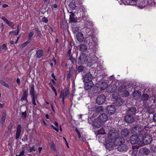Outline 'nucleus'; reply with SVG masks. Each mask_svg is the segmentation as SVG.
<instances>
[{
	"label": "nucleus",
	"mask_w": 156,
	"mask_h": 156,
	"mask_svg": "<svg viewBox=\"0 0 156 156\" xmlns=\"http://www.w3.org/2000/svg\"><path fill=\"white\" fill-rule=\"evenodd\" d=\"M42 20L43 22H44L45 23H47L48 21V19L45 17H43L42 19Z\"/></svg>",
	"instance_id": "59"
},
{
	"label": "nucleus",
	"mask_w": 156,
	"mask_h": 156,
	"mask_svg": "<svg viewBox=\"0 0 156 156\" xmlns=\"http://www.w3.org/2000/svg\"><path fill=\"white\" fill-rule=\"evenodd\" d=\"M69 59L70 60V61H71V62L72 63H74L75 61V58H73L72 57V55L70 57H69Z\"/></svg>",
	"instance_id": "53"
},
{
	"label": "nucleus",
	"mask_w": 156,
	"mask_h": 156,
	"mask_svg": "<svg viewBox=\"0 0 156 156\" xmlns=\"http://www.w3.org/2000/svg\"><path fill=\"white\" fill-rule=\"evenodd\" d=\"M149 96L147 94H143L141 97V100L143 101H146L149 98Z\"/></svg>",
	"instance_id": "25"
},
{
	"label": "nucleus",
	"mask_w": 156,
	"mask_h": 156,
	"mask_svg": "<svg viewBox=\"0 0 156 156\" xmlns=\"http://www.w3.org/2000/svg\"><path fill=\"white\" fill-rule=\"evenodd\" d=\"M140 145L137 144L132 146V152L131 153L132 156H136L138 152V149L139 148Z\"/></svg>",
	"instance_id": "13"
},
{
	"label": "nucleus",
	"mask_w": 156,
	"mask_h": 156,
	"mask_svg": "<svg viewBox=\"0 0 156 156\" xmlns=\"http://www.w3.org/2000/svg\"><path fill=\"white\" fill-rule=\"evenodd\" d=\"M71 14L70 15L69 23H76L77 22V19L75 18V15L71 11L70 12Z\"/></svg>",
	"instance_id": "19"
},
{
	"label": "nucleus",
	"mask_w": 156,
	"mask_h": 156,
	"mask_svg": "<svg viewBox=\"0 0 156 156\" xmlns=\"http://www.w3.org/2000/svg\"><path fill=\"white\" fill-rule=\"evenodd\" d=\"M87 56L85 54H81L79 57L78 60V63L79 65L84 64L85 62H88L87 59Z\"/></svg>",
	"instance_id": "7"
},
{
	"label": "nucleus",
	"mask_w": 156,
	"mask_h": 156,
	"mask_svg": "<svg viewBox=\"0 0 156 156\" xmlns=\"http://www.w3.org/2000/svg\"><path fill=\"white\" fill-rule=\"evenodd\" d=\"M34 30L36 32L38 36L39 37H41V32L38 28L35 27L34 28Z\"/></svg>",
	"instance_id": "33"
},
{
	"label": "nucleus",
	"mask_w": 156,
	"mask_h": 156,
	"mask_svg": "<svg viewBox=\"0 0 156 156\" xmlns=\"http://www.w3.org/2000/svg\"><path fill=\"white\" fill-rule=\"evenodd\" d=\"M30 42V41H27L25 42L23 44H22L21 45L22 46H23V47H25L28 44H29Z\"/></svg>",
	"instance_id": "56"
},
{
	"label": "nucleus",
	"mask_w": 156,
	"mask_h": 156,
	"mask_svg": "<svg viewBox=\"0 0 156 156\" xmlns=\"http://www.w3.org/2000/svg\"><path fill=\"white\" fill-rule=\"evenodd\" d=\"M87 49V47L85 44H81L80 46V50L81 51H83L86 50Z\"/></svg>",
	"instance_id": "30"
},
{
	"label": "nucleus",
	"mask_w": 156,
	"mask_h": 156,
	"mask_svg": "<svg viewBox=\"0 0 156 156\" xmlns=\"http://www.w3.org/2000/svg\"><path fill=\"white\" fill-rule=\"evenodd\" d=\"M124 142V140L123 138L121 137H116L114 142V144L116 146L121 145Z\"/></svg>",
	"instance_id": "11"
},
{
	"label": "nucleus",
	"mask_w": 156,
	"mask_h": 156,
	"mask_svg": "<svg viewBox=\"0 0 156 156\" xmlns=\"http://www.w3.org/2000/svg\"><path fill=\"white\" fill-rule=\"evenodd\" d=\"M36 150V149L35 148L34 146L32 147H30L29 150V151L30 152H32V151H35Z\"/></svg>",
	"instance_id": "46"
},
{
	"label": "nucleus",
	"mask_w": 156,
	"mask_h": 156,
	"mask_svg": "<svg viewBox=\"0 0 156 156\" xmlns=\"http://www.w3.org/2000/svg\"><path fill=\"white\" fill-rule=\"evenodd\" d=\"M1 19H2L4 21L5 23L7 21V20H7L6 18H5L4 16H3L1 18Z\"/></svg>",
	"instance_id": "63"
},
{
	"label": "nucleus",
	"mask_w": 156,
	"mask_h": 156,
	"mask_svg": "<svg viewBox=\"0 0 156 156\" xmlns=\"http://www.w3.org/2000/svg\"><path fill=\"white\" fill-rule=\"evenodd\" d=\"M34 34V32L33 31H31L29 34L28 37V40L30 41L31 38L32 37Z\"/></svg>",
	"instance_id": "41"
},
{
	"label": "nucleus",
	"mask_w": 156,
	"mask_h": 156,
	"mask_svg": "<svg viewBox=\"0 0 156 156\" xmlns=\"http://www.w3.org/2000/svg\"><path fill=\"white\" fill-rule=\"evenodd\" d=\"M125 121L128 123H131L134 121V119L133 115L127 114L124 117Z\"/></svg>",
	"instance_id": "10"
},
{
	"label": "nucleus",
	"mask_w": 156,
	"mask_h": 156,
	"mask_svg": "<svg viewBox=\"0 0 156 156\" xmlns=\"http://www.w3.org/2000/svg\"><path fill=\"white\" fill-rule=\"evenodd\" d=\"M131 4L132 5H135L136 4L137 2L138 1L137 0H130Z\"/></svg>",
	"instance_id": "44"
},
{
	"label": "nucleus",
	"mask_w": 156,
	"mask_h": 156,
	"mask_svg": "<svg viewBox=\"0 0 156 156\" xmlns=\"http://www.w3.org/2000/svg\"><path fill=\"white\" fill-rule=\"evenodd\" d=\"M6 115L5 114H3L2 115L1 120V122L2 124H3L5 122V120L6 119Z\"/></svg>",
	"instance_id": "32"
},
{
	"label": "nucleus",
	"mask_w": 156,
	"mask_h": 156,
	"mask_svg": "<svg viewBox=\"0 0 156 156\" xmlns=\"http://www.w3.org/2000/svg\"><path fill=\"white\" fill-rule=\"evenodd\" d=\"M79 28L78 27H74L73 29V31L74 32V33H76L79 30Z\"/></svg>",
	"instance_id": "47"
},
{
	"label": "nucleus",
	"mask_w": 156,
	"mask_h": 156,
	"mask_svg": "<svg viewBox=\"0 0 156 156\" xmlns=\"http://www.w3.org/2000/svg\"><path fill=\"white\" fill-rule=\"evenodd\" d=\"M51 126L52 128H53L54 130H55V131H56L57 132H58L59 130L57 128L55 127L53 125H51Z\"/></svg>",
	"instance_id": "60"
},
{
	"label": "nucleus",
	"mask_w": 156,
	"mask_h": 156,
	"mask_svg": "<svg viewBox=\"0 0 156 156\" xmlns=\"http://www.w3.org/2000/svg\"><path fill=\"white\" fill-rule=\"evenodd\" d=\"M22 116L23 118L25 119L26 117L27 113L26 111L24 112H22Z\"/></svg>",
	"instance_id": "54"
},
{
	"label": "nucleus",
	"mask_w": 156,
	"mask_h": 156,
	"mask_svg": "<svg viewBox=\"0 0 156 156\" xmlns=\"http://www.w3.org/2000/svg\"><path fill=\"white\" fill-rule=\"evenodd\" d=\"M83 80L86 83L92 82V80L93 77L92 75L90 73H88L85 74L83 76Z\"/></svg>",
	"instance_id": "9"
},
{
	"label": "nucleus",
	"mask_w": 156,
	"mask_h": 156,
	"mask_svg": "<svg viewBox=\"0 0 156 156\" xmlns=\"http://www.w3.org/2000/svg\"><path fill=\"white\" fill-rule=\"evenodd\" d=\"M132 131L133 132L136 133L137 135H140V133L143 134V130H142L141 127L139 126L136 125L133 127L132 129Z\"/></svg>",
	"instance_id": "8"
},
{
	"label": "nucleus",
	"mask_w": 156,
	"mask_h": 156,
	"mask_svg": "<svg viewBox=\"0 0 156 156\" xmlns=\"http://www.w3.org/2000/svg\"><path fill=\"white\" fill-rule=\"evenodd\" d=\"M34 86V84H32L30 90V94L31 95V97L35 96V89Z\"/></svg>",
	"instance_id": "23"
},
{
	"label": "nucleus",
	"mask_w": 156,
	"mask_h": 156,
	"mask_svg": "<svg viewBox=\"0 0 156 156\" xmlns=\"http://www.w3.org/2000/svg\"><path fill=\"white\" fill-rule=\"evenodd\" d=\"M105 96L103 94L99 95L96 99V102L98 105H101L104 103L106 100Z\"/></svg>",
	"instance_id": "6"
},
{
	"label": "nucleus",
	"mask_w": 156,
	"mask_h": 156,
	"mask_svg": "<svg viewBox=\"0 0 156 156\" xmlns=\"http://www.w3.org/2000/svg\"><path fill=\"white\" fill-rule=\"evenodd\" d=\"M130 2V0H124L122 2L125 5H131Z\"/></svg>",
	"instance_id": "40"
},
{
	"label": "nucleus",
	"mask_w": 156,
	"mask_h": 156,
	"mask_svg": "<svg viewBox=\"0 0 156 156\" xmlns=\"http://www.w3.org/2000/svg\"><path fill=\"white\" fill-rule=\"evenodd\" d=\"M118 136L117 131L115 129L110 130L108 133V137L109 139L113 140L115 139Z\"/></svg>",
	"instance_id": "5"
},
{
	"label": "nucleus",
	"mask_w": 156,
	"mask_h": 156,
	"mask_svg": "<svg viewBox=\"0 0 156 156\" xmlns=\"http://www.w3.org/2000/svg\"><path fill=\"white\" fill-rule=\"evenodd\" d=\"M153 119L154 122H156V113L153 115Z\"/></svg>",
	"instance_id": "64"
},
{
	"label": "nucleus",
	"mask_w": 156,
	"mask_h": 156,
	"mask_svg": "<svg viewBox=\"0 0 156 156\" xmlns=\"http://www.w3.org/2000/svg\"><path fill=\"white\" fill-rule=\"evenodd\" d=\"M69 6L72 10L75 9L76 8L75 5L73 2H71L69 4Z\"/></svg>",
	"instance_id": "36"
},
{
	"label": "nucleus",
	"mask_w": 156,
	"mask_h": 156,
	"mask_svg": "<svg viewBox=\"0 0 156 156\" xmlns=\"http://www.w3.org/2000/svg\"><path fill=\"white\" fill-rule=\"evenodd\" d=\"M125 88L126 86L123 84H122L118 87V91L119 92H123L125 90Z\"/></svg>",
	"instance_id": "27"
},
{
	"label": "nucleus",
	"mask_w": 156,
	"mask_h": 156,
	"mask_svg": "<svg viewBox=\"0 0 156 156\" xmlns=\"http://www.w3.org/2000/svg\"><path fill=\"white\" fill-rule=\"evenodd\" d=\"M85 68V67H84L83 66H80L78 67L77 70L79 72H81L84 70Z\"/></svg>",
	"instance_id": "31"
},
{
	"label": "nucleus",
	"mask_w": 156,
	"mask_h": 156,
	"mask_svg": "<svg viewBox=\"0 0 156 156\" xmlns=\"http://www.w3.org/2000/svg\"><path fill=\"white\" fill-rule=\"evenodd\" d=\"M37 57L39 58L43 55V52L41 49H39L37 51Z\"/></svg>",
	"instance_id": "26"
},
{
	"label": "nucleus",
	"mask_w": 156,
	"mask_h": 156,
	"mask_svg": "<svg viewBox=\"0 0 156 156\" xmlns=\"http://www.w3.org/2000/svg\"><path fill=\"white\" fill-rule=\"evenodd\" d=\"M117 149L120 151H126L127 150L128 147L126 145L122 144L121 145H119Z\"/></svg>",
	"instance_id": "17"
},
{
	"label": "nucleus",
	"mask_w": 156,
	"mask_h": 156,
	"mask_svg": "<svg viewBox=\"0 0 156 156\" xmlns=\"http://www.w3.org/2000/svg\"><path fill=\"white\" fill-rule=\"evenodd\" d=\"M140 141H141V144L142 143H143L145 144H150L152 141V138L151 136L149 135H147L145 136L144 137L143 134L142 133L140 135Z\"/></svg>",
	"instance_id": "3"
},
{
	"label": "nucleus",
	"mask_w": 156,
	"mask_h": 156,
	"mask_svg": "<svg viewBox=\"0 0 156 156\" xmlns=\"http://www.w3.org/2000/svg\"><path fill=\"white\" fill-rule=\"evenodd\" d=\"M21 132L16 131L15 139L17 140L20 137V135Z\"/></svg>",
	"instance_id": "45"
},
{
	"label": "nucleus",
	"mask_w": 156,
	"mask_h": 156,
	"mask_svg": "<svg viewBox=\"0 0 156 156\" xmlns=\"http://www.w3.org/2000/svg\"><path fill=\"white\" fill-rule=\"evenodd\" d=\"M28 140L27 136L25 135L22 139V140L23 141H27Z\"/></svg>",
	"instance_id": "61"
},
{
	"label": "nucleus",
	"mask_w": 156,
	"mask_h": 156,
	"mask_svg": "<svg viewBox=\"0 0 156 156\" xmlns=\"http://www.w3.org/2000/svg\"><path fill=\"white\" fill-rule=\"evenodd\" d=\"M28 95V89L27 90H25L23 91V95L25 97H27Z\"/></svg>",
	"instance_id": "43"
},
{
	"label": "nucleus",
	"mask_w": 156,
	"mask_h": 156,
	"mask_svg": "<svg viewBox=\"0 0 156 156\" xmlns=\"http://www.w3.org/2000/svg\"><path fill=\"white\" fill-rule=\"evenodd\" d=\"M136 4L138 5V6L140 8H143L146 5L144 0H141V2H140V4L138 1Z\"/></svg>",
	"instance_id": "28"
},
{
	"label": "nucleus",
	"mask_w": 156,
	"mask_h": 156,
	"mask_svg": "<svg viewBox=\"0 0 156 156\" xmlns=\"http://www.w3.org/2000/svg\"><path fill=\"white\" fill-rule=\"evenodd\" d=\"M50 147L51 149L53 150L54 151L56 150V148L55 147L53 143H51L50 144Z\"/></svg>",
	"instance_id": "50"
},
{
	"label": "nucleus",
	"mask_w": 156,
	"mask_h": 156,
	"mask_svg": "<svg viewBox=\"0 0 156 156\" xmlns=\"http://www.w3.org/2000/svg\"><path fill=\"white\" fill-rule=\"evenodd\" d=\"M133 95L135 99H138L141 96V93L138 90H135L133 93Z\"/></svg>",
	"instance_id": "22"
},
{
	"label": "nucleus",
	"mask_w": 156,
	"mask_h": 156,
	"mask_svg": "<svg viewBox=\"0 0 156 156\" xmlns=\"http://www.w3.org/2000/svg\"><path fill=\"white\" fill-rule=\"evenodd\" d=\"M97 111H102L103 110V108L102 106H99L97 107Z\"/></svg>",
	"instance_id": "55"
},
{
	"label": "nucleus",
	"mask_w": 156,
	"mask_h": 156,
	"mask_svg": "<svg viewBox=\"0 0 156 156\" xmlns=\"http://www.w3.org/2000/svg\"><path fill=\"white\" fill-rule=\"evenodd\" d=\"M116 110L115 107L113 105L108 106L107 108L108 114L110 115L113 114Z\"/></svg>",
	"instance_id": "12"
},
{
	"label": "nucleus",
	"mask_w": 156,
	"mask_h": 156,
	"mask_svg": "<svg viewBox=\"0 0 156 156\" xmlns=\"http://www.w3.org/2000/svg\"><path fill=\"white\" fill-rule=\"evenodd\" d=\"M24 150H23L20 152V154L19 155H16V156H23L24 155Z\"/></svg>",
	"instance_id": "58"
},
{
	"label": "nucleus",
	"mask_w": 156,
	"mask_h": 156,
	"mask_svg": "<svg viewBox=\"0 0 156 156\" xmlns=\"http://www.w3.org/2000/svg\"><path fill=\"white\" fill-rule=\"evenodd\" d=\"M75 71V70L73 69V68L72 67H71L69 69V73H71V74H72Z\"/></svg>",
	"instance_id": "51"
},
{
	"label": "nucleus",
	"mask_w": 156,
	"mask_h": 156,
	"mask_svg": "<svg viewBox=\"0 0 156 156\" xmlns=\"http://www.w3.org/2000/svg\"><path fill=\"white\" fill-rule=\"evenodd\" d=\"M6 23L9 26L11 27L12 28H13V27L14 26V23L11 21H9L8 20L6 22Z\"/></svg>",
	"instance_id": "34"
},
{
	"label": "nucleus",
	"mask_w": 156,
	"mask_h": 156,
	"mask_svg": "<svg viewBox=\"0 0 156 156\" xmlns=\"http://www.w3.org/2000/svg\"><path fill=\"white\" fill-rule=\"evenodd\" d=\"M69 90H66L64 94V93H61L60 96V98H62V101L63 104L64 103V97L67 98L69 96Z\"/></svg>",
	"instance_id": "16"
},
{
	"label": "nucleus",
	"mask_w": 156,
	"mask_h": 156,
	"mask_svg": "<svg viewBox=\"0 0 156 156\" xmlns=\"http://www.w3.org/2000/svg\"><path fill=\"white\" fill-rule=\"evenodd\" d=\"M136 111V109L135 107L129 108L127 110V114L133 115L135 114Z\"/></svg>",
	"instance_id": "15"
},
{
	"label": "nucleus",
	"mask_w": 156,
	"mask_h": 156,
	"mask_svg": "<svg viewBox=\"0 0 156 156\" xmlns=\"http://www.w3.org/2000/svg\"><path fill=\"white\" fill-rule=\"evenodd\" d=\"M116 103H118V104H117L119 105H121L124 102V101L123 99L121 98H117L116 100Z\"/></svg>",
	"instance_id": "29"
},
{
	"label": "nucleus",
	"mask_w": 156,
	"mask_h": 156,
	"mask_svg": "<svg viewBox=\"0 0 156 156\" xmlns=\"http://www.w3.org/2000/svg\"><path fill=\"white\" fill-rule=\"evenodd\" d=\"M108 86V84L105 82L101 84V88L102 90L105 89Z\"/></svg>",
	"instance_id": "38"
},
{
	"label": "nucleus",
	"mask_w": 156,
	"mask_h": 156,
	"mask_svg": "<svg viewBox=\"0 0 156 156\" xmlns=\"http://www.w3.org/2000/svg\"><path fill=\"white\" fill-rule=\"evenodd\" d=\"M76 37L77 41L80 42L83 41L84 38L83 34L81 32H79L77 34Z\"/></svg>",
	"instance_id": "18"
},
{
	"label": "nucleus",
	"mask_w": 156,
	"mask_h": 156,
	"mask_svg": "<svg viewBox=\"0 0 156 156\" xmlns=\"http://www.w3.org/2000/svg\"><path fill=\"white\" fill-rule=\"evenodd\" d=\"M108 118L107 114L105 113L101 114L98 117V120L99 122L98 123L94 122V126L96 127L99 128L101 125V122L106 121Z\"/></svg>",
	"instance_id": "1"
},
{
	"label": "nucleus",
	"mask_w": 156,
	"mask_h": 156,
	"mask_svg": "<svg viewBox=\"0 0 156 156\" xmlns=\"http://www.w3.org/2000/svg\"><path fill=\"white\" fill-rule=\"evenodd\" d=\"M13 127V125L12 122H10L8 126V133H9L11 131Z\"/></svg>",
	"instance_id": "35"
},
{
	"label": "nucleus",
	"mask_w": 156,
	"mask_h": 156,
	"mask_svg": "<svg viewBox=\"0 0 156 156\" xmlns=\"http://www.w3.org/2000/svg\"><path fill=\"white\" fill-rule=\"evenodd\" d=\"M94 84L92 82L86 83L84 86V89L86 90H88L91 89Z\"/></svg>",
	"instance_id": "21"
},
{
	"label": "nucleus",
	"mask_w": 156,
	"mask_h": 156,
	"mask_svg": "<svg viewBox=\"0 0 156 156\" xmlns=\"http://www.w3.org/2000/svg\"><path fill=\"white\" fill-rule=\"evenodd\" d=\"M9 34H10V35H11L12 34H13L15 35H18V33H16V31H11V32H10L9 33Z\"/></svg>",
	"instance_id": "52"
},
{
	"label": "nucleus",
	"mask_w": 156,
	"mask_h": 156,
	"mask_svg": "<svg viewBox=\"0 0 156 156\" xmlns=\"http://www.w3.org/2000/svg\"><path fill=\"white\" fill-rule=\"evenodd\" d=\"M141 138L140 137V135L138 136V135L136 134H133L130 138V142L132 144L135 145L137 144L139 145L141 144L140 140Z\"/></svg>",
	"instance_id": "4"
},
{
	"label": "nucleus",
	"mask_w": 156,
	"mask_h": 156,
	"mask_svg": "<svg viewBox=\"0 0 156 156\" xmlns=\"http://www.w3.org/2000/svg\"><path fill=\"white\" fill-rule=\"evenodd\" d=\"M32 100V104L34 105V107H37V106L35 102V96L31 97Z\"/></svg>",
	"instance_id": "39"
},
{
	"label": "nucleus",
	"mask_w": 156,
	"mask_h": 156,
	"mask_svg": "<svg viewBox=\"0 0 156 156\" xmlns=\"http://www.w3.org/2000/svg\"><path fill=\"white\" fill-rule=\"evenodd\" d=\"M121 133L122 136L126 137L129 135V131L127 128L124 129L122 130Z\"/></svg>",
	"instance_id": "20"
},
{
	"label": "nucleus",
	"mask_w": 156,
	"mask_h": 156,
	"mask_svg": "<svg viewBox=\"0 0 156 156\" xmlns=\"http://www.w3.org/2000/svg\"><path fill=\"white\" fill-rule=\"evenodd\" d=\"M0 83L3 86L9 89L10 88L9 85L4 81H0Z\"/></svg>",
	"instance_id": "37"
},
{
	"label": "nucleus",
	"mask_w": 156,
	"mask_h": 156,
	"mask_svg": "<svg viewBox=\"0 0 156 156\" xmlns=\"http://www.w3.org/2000/svg\"><path fill=\"white\" fill-rule=\"evenodd\" d=\"M97 38L91 35H89L86 37L84 41V42L86 44H88L89 46H93L95 45L97 43Z\"/></svg>",
	"instance_id": "2"
},
{
	"label": "nucleus",
	"mask_w": 156,
	"mask_h": 156,
	"mask_svg": "<svg viewBox=\"0 0 156 156\" xmlns=\"http://www.w3.org/2000/svg\"><path fill=\"white\" fill-rule=\"evenodd\" d=\"M21 100L22 101H23L26 100L27 102H28L27 100V97H25L24 96H23L21 98Z\"/></svg>",
	"instance_id": "57"
},
{
	"label": "nucleus",
	"mask_w": 156,
	"mask_h": 156,
	"mask_svg": "<svg viewBox=\"0 0 156 156\" xmlns=\"http://www.w3.org/2000/svg\"><path fill=\"white\" fill-rule=\"evenodd\" d=\"M124 92L123 94V95L125 97H127L129 95V93L127 90H124Z\"/></svg>",
	"instance_id": "42"
},
{
	"label": "nucleus",
	"mask_w": 156,
	"mask_h": 156,
	"mask_svg": "<svg viewBox=\"0 0 156 156\" xmlns=\"http://www.w3.org/2000/svg\"><path fill=\"white\" fill-rule=\"evenodd\" d=\"M58 7V5L55 4H54L52 6H51V8L52 9H54Z\"/></svg>",
	"instance_id": "62"
},
{
	"label": "nucleus",
	"mask_w": 156,
	"mask_h": 156,
	"mask_svg": "<svg viewBox=\"0 0 156 156\" xmlns=\"http://www.w3.org/2000/svg\"><path fill=\"white\" fill-rule=\"evenodd\" d=\"M139 152L140 155H147L150 153V150L147 148H142L140 149Z\"/></svg>",
	"instance_id": "14"
},
{
	"label": "nucleus",
	"mask_w": 156,
	"mask_h": 156,
	"mask_svg": "<svg viewBox=\"0 0 156 156\" xmlns=\"http://www.w3.org/2000/svg\"><path fill=\"white\" fill-rule=\"evenodd\" d=\"M21 125H19L17 126L16 128V131L18 132H21Z\"/></svg>",
	"instance_id": "49"
},
{
	"label": "nucleus",
	"mask_w": 156,
	"mask_h": 156,
	"mask_svg": "<svg viewBox=\"0 0 156 156\" xmlns=\"http://www.w3.org/2000/svg\"><path fill=\"white\" fill-rule=\"evenodd\" d=\"M93 26V24L91 22L87 21L84 24V27L88 29L91 28Z\"/></svg>",
	"instance_id": "24"
},
{
	"label": "nucleus",
	"mask_w": 156,
	"mask_h": 156,
	"mask_svg": "<svg viewBox=\"0 0 156 156\" xmlns=\"http://www.w3.org/2000/svg\"><path fill=\"white\" fill-rule=\"evenodd\" d=\"M147 3L149 5H152L154 4V0H147Z\"/></svg>",
	"instance_id": "48"
}]
</instances>
